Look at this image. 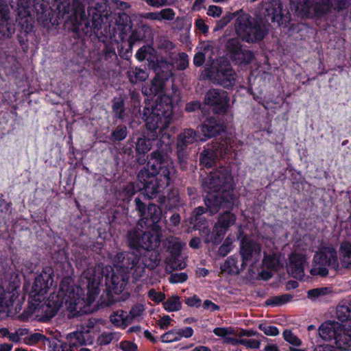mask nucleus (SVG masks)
Listing matches in <instances>:
<instances>
[{
  "instance_id": "603ef678",
  "label": "nucleus",
  "mask_w": 351,
  "mask_h": 351,
  "mask_svg": "<svg viewBox=\"0 0 351 351\" xmlns=\"http://www.w3.org/2000/svg\"><path fill=\"white\" fill-rule=\"evenodd\" d=\"M206 221V218L202 215H196L192 213L190 217V223L193 225L195 229L199 228Z\"/></svg>"
},
{
  "instance_id": "69168bd1",
  "label": "nucleus",
  "mask_w": 351,
  "mask_h": 351,
  "mask_svg": "<svg viewBox=\"0 0 351 351\" xmlns=\"http://www.w3.org/2000/svg\"><path fill=\"white\" fill-rule=\"evenodd\" d=\"M67 335L68 338H72L73 339L74 338L75 340H77L78 343H81L82 345L85 343V338L83 332L75 331L69 333Z\"/></svg>"
},
{
  "instance_id": "680f3d73",
  "label": "nucleus",
  "mask_w": 351,
  "mask_h": 351,
  "mask_svg": "<svg viewBox=\"0 0 351 351\" xmlns=\"http://www.w3.org/2000/svg\"><path fill=\"white\" fill-rule=\"evenodd\" d=\"M120 348L123 351H136L137 346L132 341H124L120 343Z\"/></svg>"
},
{
  "instance_id": "ddd939ff",
  "label": "nucleus",
  "mask_w": 351,
  "mask_h": 351,
  "mask_svg": "<svg viewBox=\"0 0 351 351\" xmlns=\"http://www.w3.org/2000/svg\"><path fill=\"white\" fill-rule=\"evenodd\" d=\"M226 47L230 58L236 64H247L254 58V54L251 51L242 49L237 38L229 39Z\"/></svg>"
},
{
  "instance_id": "774afa93",
  "label": "nucleus",
  "mask_w": 351,
  "mask_h": 351,
  "mask_svg": "<svg viewBox=\"0 0 351 351\" xmlns=\"http://www.w3.org/2000/svg\"><path fill=\"white\" fill-rule=\"evenodd\" d=\"M185 303L189 306L199 307L201 305V300L197 295H193L187 298L185 300Z\"/></svg>"
},
{
  "instance_id": "9b49d317",
  "label": "nucleus",
  "mask_w": 351,
  "mask_h": 351,
  "mask_svg": "<svg viewBox=\"0 0 351 351\" xmlns=\"http://www.w3.org/2000/svg\"><path fill=\"white\" fill-rule=\"evenodd\" d=\"M208 193L204 201L208 212L210 215L217 213L221 209H231L235 203L233 193Z\"/></svg>"
},
{
  "instance_id": "5701e85b",
  "label": "nucleus",
  "mask_w": 351,
  "mask_h": 351,
  "mask_svg": "<svg viewBox=\"0 0 351 351\" xmlns=\"http://www.w3.org/2000/svg\"><path fill=\"white\" fill-rule=\"evenodd\" d=\"M224 131V125L215 117L207 118L202 125V132L207 138L216 136Z\"/></svg>"
},
{
  "instance_id": "de8ad7c7",
  "label": "nucleus",
  "mask_w": 351,
  "mask_h": 351,
  "mask_svg": "<svg viewBox=\"0 0 351 351\" xmlns=\"http://www.w3.org/2000/svg\"><path fill=\"white\" fill-rule=\"evenodd\" d=\"M176 68L178 70H184L189 65V59L186 53L182 52L178 54V58L176 62Z\"/></svg>"
},
{
  "instance_id": "39448f33",
  "label": "nucleus",
  "mask_w": 351,
  "mask_h": 351,
  "mask_svg": "<svg viewBox=\"0 0 351 351\" xmlns=\"http://www.w3.org/2000/svg\"><path fill=\"white\" fill-rule=\"evenodd\" d=\"M111 259L117 271L129 276L132 274L136 280L145 275L146 268H156L160 261L158 251L144 252L141 255L135 252H122L112 255Z\"/></svg>"
},
{
  "instance_id": "f257e3e1",
  "label": "nucleus",
  "mask_w": 351,
  "mask_h": 351,
  "mask_svg": "<svg viewBox=\"0 0 351 351\" xmlns=\"http://www.w3.org/2000/svg\"><path fill=\"white\" fill-rule=\"evenodd\" d=\"M53 270L51 267L43 268L33 283L30 292L29 311L31 313L45 308L41 304L43 295L53 284ZM103 279L100 267H89L82 274L80 283L87 289L86 298L83 297L82 287L76 286L70 277L62 279L57 292L51 293L47 301L46 307L50 310L49 316L53 317L58 311L64 307L71 313L80 312L86 306H90L99 293V285Z\"/></svg>"
},
{
  "instance_id": "dca6fc26",
  "label": "nucleus",
  "mask_w": 351,
  "mask_h": 351,
  "mask_svg": "<svg viewBox=\"0 0 351 351\" xmlns=\"http://www.w3.org/2000/svg\"><path fill=\"white\" fill-rule=\"evenodd\" d=\"M167 80L163 79L159 75H156V77L152 80L151 85L149 87H143V93L147 96H155L160 95V97L156 100V104L152 106L150 108H154L158 103H166V101H169L171 107L173 106L171 104V98L165 94V84Z\"/></svg>"
},
{
  "instance_id": "1a4fd4ad",
  "label": "nucleus",
  "mask_w": 351,
  "mask_h": 351,
  "mask_svg": "<svg viewBox=\"0 0 351 351\" xmlns=\"http://www.w3.org/2000/svg\"><path fill=\"white\" fill-rule=\"evenodd\" d=\"M313 267L311 269L313 276H326L328 271L326 267L336 270L339 267L337 252L332 247H323L313 257Z\"/></svg>"
},
{
  "instance_id": "58836bf2",
  "label": "nucleus",
  "mask_w": 351,
  "mask_h": 351,
  "mask_svg": "<svg viewBox=\"0 0 351 351\" xmlns=\"http://www.w3.org/2000/svg\"><path fill=\"white\" fill-rule=\"evenodd\" d=\"M144 311L145 308L143 304H136L131 308L129 313H126V322L131 324L134 320H139V317L141 316Z\"/></svg>"
},
{
  "instance_id": "7ed1b4c3",
  "label": "nucleus",
  "mask_w": 351,
  "mask_h": 351,
  "mask_svg": "<svg viewBox=\"0 0 351 351\" xmlns=\"http://www.w3.org/2000/svg\"><path fill=\"white\" fill-rule=\"evenodd\" d=\"M290 19L289 12L283 8L281 1L271 0L263 5L260 16L256 19L248 14L239 16L237 19L235 28L243 40L252 43L263 40L267 34L269 21L278 26H286Z\"/></svg>"
},
{
  "instance_id": "c9c22d12",
  "label": "nucleus",
  "mask_w": 351,
  "mask_h": 351,
  "mask_svg": "<svg viewBox=\"0 0 351 351\" xmlns=\"http://www.w3.org/2000/svg\"><path fill=\"white\" fill-rule=\"evenodd\" d=\"M126 312L123 310H119L114 312L110 316V320L114 325L117 326H121L123 328H125L130 324V323L126 322Z\"/></svg>"
},
{
  "instance_id": "0eeeda50",
  "label": "nucleus",
  "mask_w": 351,
  "mask_h": 351,
  "mask_svg": "<svg viewBox=\"0 0 351 351\" xmlns=\"http://www.w3.org/2000/svg\"><path fill=\"white\" fill-rule=\"evenodd\" d=\"M202 187L207 193H232L233 178L228 169L221 167L203 179Z\"/></svg>"
},
{
  "instance_id": "f704fd0d",
  "label": "nucleus",
  "mask_w": 351,
  "mask_h": 351,
  "mask_svg": "<svg viewBox=\"0 0 351 351\" xmlns=\"http://www.w3.org/2000/svg\"><path fill=\"white\" fill-rule=\"evenodd\" d=\"M121 334L117 332H104L97 338V342L100 346H106L113 341H118Z\"/></svg>"
},
{
  "instance_id": "4c0bfd02",
  "label": "nucleus",
  "mask_w": 351,
  "mask_h": 351,
  "mask_svg": "<svg viewBox=\"0 0 351 351\" xmlns=\"http://www.w3.org/2000/svg\"><path fill=\"white\" fill-rule=\"evenodd\" d=\"M128 134V130L125 125H117L112 132L110 140L112 141H121L124 140Z\"/></svg>"
},
{
  "instance_id": "49530a36",
  "label": "nucleus",
  "mask_w": 351,
  "mask_h": 351,
  "mask_svg": "<svg viewBox=\"0 0 351 351\" xmlns=\"http://www.w3.org/2000/svg\"><path fill=\"white\" fill-rule=\"evenodd\" d=\"M258 328L267 336H276L279 334V330L276 326L267 325L266 324H260Z\"/></svg>"
},
{
  "instance_id": "338daca9",
  "label": "nucleus",
  "mask_w": 351,
  "mask_h": 351,
  "mask_svg": "<svg viewBox=\"0 0 351 351\" xmlns=\"http://www.w3.org/2000/svg\"><path fill=\"white\" fill-rule=\"evenodd\" d=\"M195 27L197 29H199L203 34H206L208 31V27L205 23V21L203 19L199 18L195 20Z\"/></svg>"
},
{
  "instance_id": "b1692460",
  "label": "nucleus",
  "mask_w": 351,
  "mask_h": 351,
  "mask_svg": "<svg viewBox=\"0 0 351 351\" xmlns=\"http://www.w3.org/2000/svg\"><path fill=\"white\" fill-rule=\"evenodd\" d=\"M223 153H226L224 145L206 148L201 153V163L206 167H210L215 162L217 158L222 156Z\"/></svg>"
},
{
  "instance_id": "20e7f679",
  "label": "nucleus",
  "mask_w": 351,
  "mask_h": 351,
  "mask_svg": "<svg viewBox=\"0 0 351 351\" xmlns=\"http://www.w3.org/2000/svg\"><path fill=\"white\" fill-rule=\"evenodd\" d=\"M143 118L146 123L147 133L138 137L136 142L135 151L138 155H145L152 147V141L158 138L157 130L161 127H168L172 117V107L169 101L158 103L154 108L145 107L143 109Z\"/></svg>"
},
{
  "instance_id": "5fc2aeb1",
  "label": "nucleus",
  "mask_w": 351,
  "mask_h": 351,
  "mask_svg": "<svg viewBox=\"0 0 351 351\" xmlns=\"http://www.w3.org/2000/svg\"><path fill=\"white\" fill-rule=\"evenodd\" d=\"M160 21H172L174 19L176 13L171 8H165L160 11Z\"/></svg>"
},
{
  "instance_id": "423d86ee",
  "label": "nucleus",
  "mask_w": 351,
  "mask_h": 351,
  "mask_svg": "<svg viewBox=\"0 0 351 351\" xmlns=\"http://www.w3.org/2000/svg\"><path fill=\"white\" fill-rule=\"evenodd\" d=\"M84 2L88 5L89 17L86 18L81 15L79 21L76 19V22L73 23L74 29L76 32H82L84 34H90L93 31L96 32L101 29L104 19H106V16L101 13L104 4L96 3L93 6L94 0H84Z\"/></svg>"
},
{
  "instance_id": "7c9ffc66",
  "label": "nucleus",
  "mask_w": 351,
  "mask_h": 351,
  "mask_svg": "<svg viewBox=\"0 0 351 351\" xmlns=\"http://www.w3.org/2000/svg\"><path fill=\"white\" fill-rule=\"evenodd\" d=\"M337 318L341 322L351 320V302L343 301L339 304L336 310Z\"/></svg>"
},
{
  "instance_id": "e2e57ef3",
  "label": "nucleus",
  "mask_w": 351,
  "mask_h": 351,
  "mask_svg": "<svg viewBox=\"0 0 351 351\" xmlns=\"http://www.w3.org/2000/svg\"><path fill=\"white\" fill-rule=\"evenodd\" d=\"M222 14V9L219 6L210 5L208 8L207 14L212 17H219Z\"/></svg>"
},
{
  "instance_id": "cd10ccee",
  "label": "nucleus",
  "mask_w": 351,
  "mask_h": 351,
  "mask_svg": "<svg viewBox=\"0 0 351 351\" xmlns=\"http://www.w3.org/2000/svg\"><path fill=\"white\" fill-rule=\"evenodd\" d=\"M197 138V133L192 129H186L178 134L177 138V146L187 147L193 144Z\"/></svg>"
},
{
  "instance_id": "6ab92c4d",
  "label": "nucleus",
  "mask_w": 351,
  "mask_h": 351,
  "mask_svg": "<svg viewBox=\"0 0 351 351\" xmlns=\"http://www.w3.org/2000/svg\"><path fill=\"white\" fill-rule=\"evenodd\" d=\"M334 344L339 350L344 351L351 350V320L341 325Z\"/></svg>"
},
{
  "instance_id": "79ce46f5",
  "label": "nucleus",
  "mask_w": 351,
  "mask_h": 351,
  "mask_svg": "<svg viewBox=\"0 0 351 351\" xmlns=\"http://www.w3.org/2000/svg\"><path fill=\"white\" fill-rule=\"evenodd\" d=\"M14 29L9 21V17L0 20V34L5 37H10L14 33Z\"/></svg>"
},
{
  "instance_id": "412c9836",
  "label": "nucleus",
  "mask_w": 351,
  "mask_h": 351,
  "mask_svg": "<svg viewBox=\"0 0 351 351\" xmlns=\"http://www.w3.org/2000/svg\"><path fill=\"white\" fill-rule=\"evenodd\" d=\"M306 263V257L304 255L292 254L289 256L288 272L295 278L302 279L304 276V267Z\"/></svg>"
},
{
  "instance_id": "f3484780",
  "label": "nucleus",
  "mask_w": 351,
  "mask_h": 351,
  "mask_svg": "<svg viewBox=\"0 0 351 351\" xmlns=\"http://www.w3.org/2000/svg\"><path fill=\"white\" fill-rule=\"evenodd\" d=\"M236 221V216L227 210L221 214L213 228V242L218 243L225 235L228 228L232 226Z\"/></svg>"
},
{
  "instance_id": "bf43d9fd",
  "label": "nucleus",
  "mask_w": 351,
  "mask_h": 351,
  "mask_svg": "<svg viewBox=\"0 0 351 351\" xmlns=\"http://www.w3.org/2000/svg\"><path fill=\"white\" fill-rule=\"evenodd\" d=\"M177 154L181 167H183V165L186 163V148L184 147L177 146Z\"/></svg>"
},
{
  "instance_id": "0e129e2a",
  "label": "nucleus",
  "mask_w": 351,
  "mask_h": 351,
  "mask_svg": "<svg viewBox=\"0 0 351 351\" xmlns=\"http://www.w3.org/2000/svg\"><path fill=\"white\" fill-rule=\"evenodd\" d=\"M193 330L191 327H186L185 328H181V329H179L176 332V335H177L178 337L180 338V339L182 337H186V338L191 337L193 335Z\"/></svg>"
},
{
  "instance_id": "393cba45",
  "label": "nucleus",
  "mask_w": 351,
  "mask_h": 351,
  "mask_svg": "<svg viewBox=\"0 0 351 351\" xmlns=\"http://www.w3.org/2000/svg\"><path fill=\"white\" fill-rule=\"evenodd\" d=\"M17 297L18 292L16 288L5 290L0 286V313L4 312L7 308L12 305Z\"/></svg>"
},
{
  "instance_id": "37998d69",
  "label": "nucleus",
  "mask_w": 351,
  "mask_h": 351,
  "mask_svg": "<svg viewBox=\"0 0 351 351\" xmlns=\"http://www.w3.org/2000/svg\"><path fill=\"white\" fill-rule=\"evenodd\" d=\"M293 298L291 294L287 293L281 295L275 296L266 301L267 304L282 305L289 302Z\"/></svg>"
},
{
  "instance_id": "4be33fe9",
  "label": "nucleus",
  "mask_w": 351,
  "mask_h": 351,
  "mask_svg": "<svg viewBox=\"0 0 351 351\" xmlns=\"http://www.w3.org/2000/svg\"><path fill=\"white\" fill-rule=\"evenodd\" d=\"M341 324L335 321H328L323 323L318 330L319 337L326 341L333 342L341 328Z\"/></svg>"
},
{
  "instance_id": "72a5a7b5",
  "label": "nucleus",
  "mask_w": 351,
  "mask_h": 351,
  "mask_svg": "<svg viewBox=\"0 0 351 351\" xmlns=\"http://www.w3.org/2000/svg\"><path fill=\"white\" fill-rule=\"evenodd\" d=\"M114 116L119 119L123 120L125 116V101L123 98H114L112 106Z\"/></svg>"
},
{
  "instance_id": "13d9d810",
  "label": "nucleus",
  "mask_w": 351,
  "mask_h": 351,
  "mask_svg": "<svg viewBox=\"0 0 351 351\" xmlns=\"http://www.w3.org/2000/svg\"><path fill=\"white\" fill-rule=\"evenodd\" d=\"M158 47L161 49L166 51L171 50L174 48V45L172 42L163 38H160L158 41Z\"/></svg>"
},
{
  "instance_id": "c03bdc74",
  "label": "nucleus",
  "mask_w": 351,
  "mask_h": 351,
  "mask_svg": "<svg viewBox=\"0 0 351 351\" xmlns=\"http://www.w3.org/2000/svg\"><path fill=\"white\" fill-rule=\"evenodd\" d=\"M331 292V290L328 287H321L313 289L308 291V297L311 299H316L320 296L325 295Z\"/></svg>"
},
{
  "instance_id": "6e6d98bb",
  "label": "nucleus",
  "mask_w": 351,
  "mask_h": 351,
  "mask_svg": "<svg viewBox=\"0 0 351 351\" xmlns=\"http://www.w3.org/2000/svg\"><path fill=\"white\" fill-rule=\"evenodd\" d=\"M234 18V15L231 13H227L220 20L217 22V29H221L226 26Z\"/></svg>"
},
{
  "instance_id": "6e6552de",
  "label": "nucleus",
  "mask_w": 351,
  "mask_h": 351,
  "mask_svg": "<svg viewBox=\"0 0 351 351\" xmlns=\"http://www.w3.org/2000/svg\"><path fill=\"white\" fill-rule=\"evenodd\" d=\"M128 246L130 248L139 250H145V252L155 251L160 241L158 232H145L136 229L132 230L127 234Z\"/></svg>"
},
{
  "instance_id": "4468645a",
  "label": "nucleus",
  "mask_w": 351,
  "mask_h": 351,
  "mask_svg": "<svg viewBox=\"0 0 351 351\" xmlns=\"http://www.w3.org/2000/svg\"><path fill=\"white\" fill-rule=\"evenodd\" d=\"M261 247L255 241L243 237L240 243V254L242 257V267L252 262L253 264L257 263L261 258Z\"/></svg>"
},
{
  "instance_id": "bb28decb",
  "label": "nucleus",
  "mask_w": 351,
  "mask_h": 351,
  "mask_svg": "<svg viewBox=\"0 0 351 351\" xmlns=\"http://www.w3.org/2000/svg\"><path fill=\"white\" fill-rule=\"evenodd\" d=\"M173 64L167 62L165 60L160 59L157 61L155 66V72L156 75H160L163 79L169 80L173 76Z\"/></svg>"
},
{
  "instance_id": "3c124183",
  "label": "nucleus",
  "mask_w": 351,
  "mask_h": 351,
  "mask_svg": "<svg viewBox=\"0 0 351 351\" xmlns=\"http://www.w3.org/2000/svg\"><path fill=\"white\" fill-rule=\"evenodd\" d=\"M232 243L230 239H226L223 243L219 247L218 254L222 256H226L232 250Z\"/></svg>"
},
{
  "instance_id": "9d476101",
  "label": "nucleus",
  "mask_w": 351,
  "mask_h": 351,
  "mask_svg": "<svg viewBox=\"0 0 351 351\" xmlns=\"http://www.w3.org/2000/svg\"><path fill=\"white\" fill-rule=\"evenodd\" d=\"M134 203L136 209L141 217V221L145 223L146 226L152 227L154 232H158L160 228L157 223L161 219V209L154 204H149L146 206L140 197L135 198Z\"/></svg>"
},
{
  "instance_id": "a18cd8bd",
  "label": "nucleus",
  "mask_w": 351,
  "mask_h": 351,
  "mask_svg": "<svg viewBox=\"0 0 351 351\" xmlns=\"http://www.w3.org/2000/svg\"><path fill=\"white\" fill-rule=\"evenodd\" d=\"M285 340L289 343L299 346L301 344V341L295 336L290 330H285L282 333Z\"/></svg>"
},
{
  "instance_id": "2f4dec72",
  "label": "nucleus",
  "mask_w": 351,
  "mask_h": 351,
  "mask_svg": "<svg viewBox=\"0 0 351 351\" xmlns=\"http://www.w3.org/2000/svg\"><path fill=\"white\" fill-rule=\"evenodd\" d=\"M312 4V0H290L291 8L301 15L307 14Z\"/></svg>"
},
{
  "instance_id": "f03ea898",
  "label": "nucleus",
  "mask_w": 351,
  "mask_h": 351,
  "mask_svg": "<svg viewBox=\"0 0 351 351\" xmlns=\"http://www.w3.org/2000/svg\"><path fill=\"white\" fill-rule=\"evenodd\" d=\"M167 127H160L159 139L156 145V149L147 156V162L137 176L144 190L141 194L144 199H151L161 193L173 180L176 169L171 159L167 156L171 151V135L165 132Z\"/></svg>"
},
{
  "instance_id": "f8f14e48",
  "label": "nucleus",
  "mask_w": 351,
  "mask_h": 351,
  "mask_svg": "<svg viewBox=\"0 0 351 351\" xmlns=\"http://www.w3.org/2000/svg\"><path fill=\"white\" fill-rule=\"evenodd\" d=\"M204 102L212 107L215 113L225 114L228 108V93L221 89H210L205 95Z\"/></svg>"
},
{
  "instance_id": "c756f323",
  "label": "nucleus",
  "mask_w": 351,
  "mask_h": 351,
  "mask_svg": "<svg viewBox=\"0 0 351 351\" xmlns=\"http://www.w3.org/2000/svg\"><path fill=\"white\" fill-rule=\"evenodd\" d=\"M165 245L170 257H176L180 256L184 243H182L178 238L170 237L167 239Z\"/></svg>"
},
{
  "instance_id": "864d4df0",
  "label": "nucleus",
  "mask_w": 351,
  "mask_h": 351,
  "mask_svg": "<svg viewBox=\"0 0 351 351\" xmlns=\"http://www.w3.org/2000/svg\"><path fill=\"white\" fill-rule=\"evenodd\" d=\"M188 278V276L186 273H175L171 274L169 278V280L171 283H182L185 282Z\"/></svg>"
},
{
  "instance_id": "a878e982",
  "label": "nucleus",
  "mask_w": 351,
  "mask_h": 351,
  "mask_svg": "<svg viewBox=\"0 0 351 351\" xmlns=\"http://www.w3.org/2000/svg\"><path fill=\"white\" fill-rule=\"evenodd\" d=\"M150 33L151 29L149 27L146 25H139L134 29L128 40L130 50H132L133 45L136 42L146 40L149 36Z\"/></svg>"
},
{
  "instance_id": "473e14b6",
  "label": "nucleus",
  "mask_w": 351,
  "mask_h": 351,
  "mask_svg": "<svg viewBox=\"0 0 351 351\" xmlns=\"http://www.w3.org/2000/svg\"><path fill=\"white\" fill-rule=\"evenodd\" d=\"M340 260L343 267H351V244L343 242L341 244L339 250Z\"/></svg>"
},
{
  "instance_id": "e433bc0d",
  "label": "nucleus",
  "mask_w": 351,
  "mask_h": 351,
  "mask_svg": "<svg viewBox=\"0 0 351 351\" xmlns=\"http://www.w3.org/2000/svg\"><path fill=\"white\" fill-rule=\"evenodd\" d=\"M164 308L169 311H178L182 308L180 298L178 295H172L163 302Z\"/></svg>"
},
{
  "instance_id": "052dcab7",
  "label": "nucleus",
  "mask_w": 351,
  "mask_h": 351,
  "mask_svg": "<svg viewBox=\"0 0 351 351\" xmlns=\"http://www.w3.org/2000/svg\"><path fill=\"white\" fill-rule=\"evenodd\" d=\"M241 345H243L247 348H258L260 346V341L256 339H241Z\"/></svg>"
},
{
  "instance_id": "aec40b11",
  "label": "nucleus",
  "mask_w": 351,
  "mask_h": 351,
  "mask_svg": "<svg viewBox=\"0 0 351 351\" xmlns=\"http://www.w3.org/2000/svg\"><path fill=\"white\" fill-rule=\"evenodd\" d=\"M347 0H322L314 6V11L316 15L322 16L330 12L331 9L337 11L346 9L348 5Z\"/></svg>"
},
{
  "instance_id": "4d7b16f0",
  "label": "nucleus",
  "mask_w": 351,
  "mask_h": 351,
  "mask_svg": "<svg viewBox=\"0 0 351 351\" xmlns=\"http://www.w3.org/2000/svg\"><path fill=\"white\" fill-rule=\"evenodd\" d=\"M148 296L156 302H160L165 299V294L162 292H157L155 289H152L148 291Z\"/></svg>"
},
{
  "instance_id": "a211bd4d",
  "label": "nucleus",
  "mask_w": 351,
  "mask_h": 351,
  "mask_svg": "<svg viewBox=\"0 0 351 351\" xmlns=\"http://www.w3.org/2000/svg\"><path fill=\"white\" fill-rule=\"evenodd\" d=\"M237 74L230 64L219 65L214 75L215 82L224 88H230L234 85Z\"/></svg>"
},
{
  "instance_id": "2eb2a0df",
  "label": "nucleus",
  "mask_w": 351,
  "mask_h": 351,
  "mask_svg": "<svg viewBox=\"0 0 351 351\" xmlns=\"http://www.w3.org/2000/svg\"><path fill=\"white\" fill-rule=\"evenodd\" d=\"M129 279V275L123 272L113 271L111 276H106V291L108 297H111L112 293L119 294L124 289Z\"/></svg>"
},
{
  "instance_id": "8fccbe9b",
  "label": "nucleus",
  "mask_w": 351,
  "mask_h": 351,
  "mask_svg": "<svg viewBox=\"0 0 351 351\" xmlns=\"http://www.w3.org/2000/svg\"><path fill=\"white\" fill-rule=\"evenodd\" d=\"M119 154L123 156L125 160H129L134 156L133 145L132 144H125L121 149Z\"/></svg>"
},
{
  "instance_id": "09e8293b",
  "label": "nucleus",
  "mask_w": 351,
  "mask_h": 351,
  "mask_svg": "<svg viewBox=\"0 0 351 351\" xmlns=\"http://www.w3.org/2000/svg\"><path fill=\"white\" fill-rule=\"evenodd\" d=\"M45 336L40 333L36 332L31 334L27 337L23 338V342L25 344L33 345L36 343H38L45 339Z\"/></svg>"
},
{
  "instance_id": "c85d7f7f",
  "label": "nucleus",
  "mask_w": 351,
  "mask_h": 351,
  "mask_svg": "<svg viewBox=\"0 0 351 351\" xmlns=\"http://www.w3.org/2000/svg\"><path fill=\"white\" fill-rule=\"evenodd\" d=\"M148 73L145 69L138 67H130L127 71V77L132 84L145 82L148 78Z\"/></svg>"
},
{
  "instance_id": "a19ab883",
  "label": "nucleus",
  "mask_w": 351,
  "mask_h": 351,
  "mask_svg": "<svg viewBox=\"0 0 351 351\" xmlns=\"http://www.w3.org/2000/svg\"><path fill=\"white\" fill-rule=\"evenodd\" d=\"M186 264L184 261L180 259V256L169 257L167 261V271L169 269L171 270H181L186 267Z\"/></svg>"
},
{
  "instance_id": "ea45409f",
  "label": "nucleus",
  "mask_w": 351,
  "mask_h": 351,
  "mask_svg": "<svg viewBox=\"0 0 351 351\" xmlns=\"http://www.w3.org/2000/svg\"><path fill=\"white\" fill-rule=\"evenodd\" d=\"M263 265L267 269L277 270L280 267L279 256L276 254L271 255L265 254L263 261Z\"/></svg>"
}]
</instances>
